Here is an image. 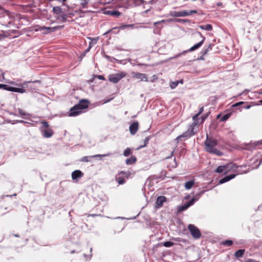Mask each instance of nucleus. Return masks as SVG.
I'll return each mask as SVG.
<instances>
[{"mask_svg":"<svg viewBox=\"0 0 262 262\" xmlns=\"http://www.w3.org/2000/svg\"><path fill=\"white\" fill-rule=\"evenodd\" d=\"M72 211H73V210H70L69 213L70 215H71V213Z\"/></svg>","mask_w":262,"mask_h":262,"instance_id":"nucleus-61","label":"nucleus"},{"mask_svg":"<svg viewBox=\"0 0 262 262\" xmlns=\"http://www.w3.org/2000/svg\"><path fill=\"white\" fill-rule=\"evenodd\" d=\"M131 153V150L129 148H127L126 149L124 150L123 152V155L125 157L128 156Z\"/></svg>","mask_w":262,"mask_h":262,"instance_id":"nucleus-37","label":"nucleus"},{"mask_svg":"<svg viewBox=\"0 0 262 262\" xmlns=\"http://www.w3.org/2000/svg\"><path fill=\"white\" fill-rule=\"evenodd\" d=\"M199 34L202 38V40L200 41L199 42L195 44L193 46L191 47L189 50L184 51L182 53H179V54L176 56V57H179L183 54H185L189 52H192L199 49L204 43V41L205 40V37L204 36H203L201 33L199 32Z\"/></svg>","mask_w":262,"mask_h":262,"instance_id":"nucleus-8","label":"nucleus"},{"mask_svg":"<svg viewBox=\"0 0 262 262\" xmlns=\"http://www.w3.org/2000/svg\"><path fill=\"white\" fill-rule=\"evenodd\" d=\"M18 86H21L19 88H14L9 86L8 85L4 84H0V89H3L8 91L17 92L19 93H24L26 92L25 89L21 86V84H18Z\"/></svg>","mask_w":262,"mask_h":262,"instance_id":"nucleus-5","label":"nucleus"},{"mask_svg":"<svg viewBox=\"0 0 262 262\" xmlns=\"http://www.w3.org/2000/svg\"><path fill=\"white\" fill-rule=\"evenodd\" d=\"M259 102H260V103H261V104H262V100H260V101H259Z\"/></svg>","mask_w":262,"mask_h":262,"instance_id":"nucleus-64","label":"nucleus"},{"mask_svg":"<svg viewBox=\"0 0 262 262\" xmlns=\"http://www.w3.org/2000/svg\"><path fill=\"white\" fill-rule=\"evenodd\" d=\"M116 181L119 184L122 185L125 183V181L124 180L123 178L118 177L116 178Z\"/></svg>","mask_w":262,"mask_h":262,"instance_id":"nucleus-36","label":"nucleus"},{"mask_svg":"<svg viewBox=\"0 0 262 262\" xmlns=\"http://www.w3.org/2000/svg\"><path fill=\"white\" fill-rule=\"evenodd\" d=\"M232 113H228L224 115L222 118H221V121H225L227 120L229 117L231 116Z\"/></svg>","mask_w":262,"mask_h":262,"instance_id":"nucleus-28","label":"nucleus"},{"mask_svg":"<svg viewBox=\"0 0 262 262\" xmlns=\"http://www.w3.org/2000/svg\"><path fill=\"white\" fill-rule=\"evenodd\" d=\"M62 11L61 8L60 7L56 6L53 7V12L54 13L56 14H60Z\"/></svg>","mask_w":262,"mask_h":262,"instance_id":"nucleus-29","label":"nucleus"},{"mask_svg":"<svg viewBox=\"0 0 262 262\" xmlns=\"http://www.w3.org/2000/svg\"><path fill=\"white\" fill-rule=\"evenodd\" d=\"M18 122H20V123H25V122L24 121H23V120H20Z\"/></svg>","mask_w":262,"mask_h":262,"instance_id":"nucleus-60","label":"nucleus"},{"mask_svg":"<svg viewBox=\"0 0 262 262\" xmlns=\"http://www.w3.org/2000/svg\"><path fill=\"white\" fill-rule=\"evenodd\" d=\"M88 101L85 99L81 100L79 103L77 104L80 107L79 110H83L88 107Z\"/></svg>","mask_w":262,"mask_h":262,"instance_id":"nucleus-20","label":"nucleus"},{"mask_svg":"<svg viewBox=\"0 0 262 262\" xmlns=\"http://www.w3.org/2000/svg\"><path fill=\"white\" fill-rule=\"evenodd\" d=\"M41 126L40 127V130L42 136L46 138L51 137L54 134V131L52 128L50 127L48 123L46 121L41 122Z\"/></svg>","mask_w":262,"mask_h":262,"instance_id":"nucleus-4","label":"nucleus"},{"mask_svg":"<svg viewBox=\"0 0 262 262\" xmlns=\"http://www.w3.org/2000/svg\"><path fill=\"white\" fill-rule=\"evenodd\" d=\"M204 192V191H202L200 193L199 195H201V194H202Z\"/></svg>","mask_w":262,"mask_h":262,"instance_id":"nucleus-59","label":"nucleus"},{"mask_svg":"<svg viewBox=\"0 0 262 262\" xmlns=\"http://www.w3.org/2000/svg\"><path fill=\"white\" fill-rule=\"evenodd\" d=\"M166 21H168V22L176 21V22H179V23H182V22H186V21H187L186 20H185V19H169L167 20Z\"/></svg>","mask_w":262,"mask_h":262,"instance_id":"nucleus-35","label":"nucleus"},{"mask_svg":"<svg viewBox=\"0 0 262 262\" xmlns=\"http://www.w3.org/2000/svg\"><path fill=\"white\" fill-rule=\"evenodd\" d=\"M83 176L82 172L79 170H76L72 173L73 180H76L81 178Z\"/></svg>","mask_w":262,"mask_h":262,"instance_id":"nucleus-17","label":"nucleus"},{"mask_svg":"<svg viewBox=\"0 0 262 262\" xmlns=\"http://www.w3.org/2000/svg\"><path fill=\"white\" fill-rule=\"evenodd\" d=\"M6 35L4 34V32L3 31H0V40L4 39Z\"/></svg>","mask_w":262,"mask_h":262,"instance_id":"nucleus-47","label":"nucleus"},{"mask_svg":"<svg viewBox=\"0 0 262 262\" xmlns=\"http://www.w3.org/2000/svg\"><path fill=\"white\" fill-rule=\"evenodd\" d=\"M244 252H245L244 249L238 250L237 251L235 252V253L234 254V256L237 258L241 257L243 256V255L244 253Z\"/></svg>","mask_w":262,"mask_h":262,"instance_id":"nucleus-24","label":"nucleus"},{"mask_svg":"<svg viewBox=\"0 0 262 262\" xmlns=\"http://www.w3.org/2000/svg\"><path fill=\"white\" fill-rule=\"evenodd\" d=\"M132 26H133V25H122L120 28L114 27V28L108 30L106 32H105L104 33V34H106L110 33L117 34L119 32V30H118L119 28L123 29L126 27H132Z\"/></svg>","mask_w":262,"mask_h":262,"instance_id":"nucleus-13","label":"nucleus"},{"mask_svg":"<svg viewBox=\"0 0 262 262\" xmlns=\"http://www.w3.org/2000/svg\"><path fill=\"white\" fill-rule=\"evenodd\" d=\"M211 49V45H209L207 49H203L202 50V52L203 53V55L206 54L208 53V52L209 50H210Z\"/></svg>","mask_w":262,"mask_h":262,"instance_id":"nucleus-41","label":"nucleus"},{"mask_svg":"<svg viewBox=\"0 0 262 262\" xmlns=\"http://www.w3.org/2000/svg\"><path fill=\"white\" fill-rule=\"evenodd\" d=\"M238 167L235 164L233 163H229L225 165L219 166L214 171L218 173H221L224 172L225 174L228 173L229 171H236L238 173H239V171L238 170Z\"/></svg>","mask_w":262,"mask_h":262,"instance_id":"nucleus-3","label":"nucleus"},{"mask_svg":"<svg viewBox=\"0 0 262 262\" xmlns=\"http://www.w3.org/2000/svg\"><path fill=\"white\" fill-rule=\"evenodd\" d=\"M80 107L77 104L72 107L69 111V116H76L82 113V110H79Z\"/></svg>","mask_w":262,"mask_h":262,"instance_id":"nucleus-11","label":"nucleus"},{"mask_svg":"<svg viewBox=\"0 0 262 262\" xmlns=\"http://www.w3.org/2000/svg\"><path fill=\"white\" fill-rule=\"evenodd\" d=\"M200 28L203 30L211 31L212 29V27L210 24H207L205 25L200 26Z\"/></svg>","mask_w":262,"mask_h":262,"instance_id":"nucleus-23","label":"nucleus"},{"mask_svg":"<svg viewBox=\"0 0 262 262\" xmlns=\"http://www.w3.org/2000/svg\"><path fill=\"white\" fill-rule=\"evenodd\" d=\"M97 78L99 79V80H105V78L102 75H98L97 76Z\"/></svg>","mask_w":262,"mask_h":262,"instance_id":"nucleus-50","label":"nucleus"},{"mask_svg":"<svg viewBox=\"0 0 262 262\" xmlns=\"http://www.w3.org/2000/svg\"><path fill=\"white\" fill-rule=\"evenodd\" d=\"M37 31H43V34H47L51 32H53L56 30V28H51V27H39L38 29H37Z\"/></svg>","mask_w":262,"mask_h":262,"instance_id":"nucleus-15","label":"nucleus"},{"mask_svg":"<svg viewBox=\"0 0 262 262\" xmlns=\"http://www.w3.org/2000/svg\"><path fill=\"white\" fill-rule=\"evenodd\" d=\"M91 49V48H90V46H89V47H88V48H87V49L85 50V52H89V51L90 50V49Z\"/></svg>","mask_w":262,"mask_h":262,"instance_id":"nucleus-57","label":"nucleus"},{"mask_svg":"<svg viewBox=\"0 0 262 262\" xmlns=\"http://www.w3.org/2000/svg\"><path fill=\"white\" fill-rule=\"evenodd\" d=\"M165 21V20H162V21H159L156 22L154 23V24L158 25V24H159L161 22H164Z\"/></svg>","mask_w":262,"mask_h":262,"instance_id":"nucleus-55","label":"nucleus"},{"mask_svg":"<svg viewBox=\"0 0 262 262\" xmlns=\"http://www.w3.org/2000/svg\"><path fill=\"white\" fill-rule=\"evenodd\" d=\"M244 103V102H243V101L238 102L237 103H236L233 104L232 105V107H236V106H239V105H240L241 104H243Z\"/></svg>","mask_w":262,"mask_h":262,"instance_id":"nucleus-46","label":"nucleus"},{"mask_svg":"<svg viewBox=\"0 0 262 262\" xmlns=\"http://www.w3.org/2000/svg\"><path fill=\"white\" fill-rule=\"evenodd\" d=\"M196 10H183L181 11H171L170 12V15L173 17H184L188 15H190L193 13H196Z\"/></svg>","mask_w":262,"mask_h":262,"instance_id":"nucleus-7","label":"nucleus"},{"mask_svg":"<svg viewBox=\"0 0 262 262\" xmlns=\"http://www.w3.org/2000/svg\"><path fill=\"white\" fill-rule=\"evenodd\" d=\"M5 80L4 73H2V79H0V81H3V80Z\"/></svg>","mask_w":262,"mask_h":262,"instance_id":"nucleus-52","label":"nucleus"},{"mask_svg":"<svg viewBox=\"0 0 262 262\" xmlns=\"http://www.w3.org/2000/svg\"><path fill=\"white\" fill-rule=\"evenodd\" d=\"M179 81V82H180V83H183V80H180V81Z\"/></svg>","mask_w":262,"mask_h":262,"instance_id":"nucleus-62","label":"nucleus"},{"mask_svg":"<svg viewBox=\"0 0 262 262\" xmlns=\"http://www.w3.org/2000/svg\"><path fill=\"white\" fill-rule=\"evenodd\" d=\"M163 245L165 247H171L173 245V243H172V242L167 241V242H164L163 243Z\"/></svg>","mask_w":262,"mask_h":262,"instance_id":"nucleus-38","label":"nucleus"},{"mask_svg":"<svg viewBox=\"0 0 262 262\" xmlns=\"http://www.w3.org/2000/svg\"><path fill=\"white\" fill-rule=\"evenodd\" d=\"M157 0H150V3L152 4H154L156 2Z\"/></svg>","mask_w":262,"mask_h":262,"instance_id":"nucleus-56","label":"nucleus"},{"mask_svg":"<svg viewBox=\"0 0 262 262\" xmlns=\"http://www.w3.org/2000/svg\"><path fill=\"white\" fill-rule=\"evenodd\" d=\"M203 111H204V107L201 106L199 109V112L195 115V117H199L203 112Z\"/></svg>","mask_w":262,"mask_h":262,"instance_id":"nucleus-45","label":"nucleus"},{"mask_svg":"<svg viewBox=\"0 0 262 262\" xmlns=\"http://www.w3.org/2000/svg\"><path fill=\"white\" fill-rule=\"evenodd\" d=\"M112 155V154L109 152L104 155H95L92 156H84L81 159L80 161L82 162H87L90 161V159L95 157H108Z\"/></svg>","mask_w":262,"mask_h":262,"instance_id":"nucleus-12","label":"nucleus"},{"mask_svg":"<svg viewBox=\"0 0 262 262\" xmlns=\"http://www.w3.org/2000/svg\"><path fill=\"white\" fill-rule=\"evenodd\" d=\"M189 207L187 206V205L186 204L183 206H181L179 209V211H184L186 209H187Z\"/></svg>","mask_w":262,"mask_h":262,"instance_id":"nucleus-43","label":"nucleus"},{"mask_svg":"<svg viewBox=\"0 0 262 262\" xmlns=\"http://www.w3.org/2000/svg\"><path fill=\"white\" fill-rule=\"evenodd\" d=\"M204 144L205 149L207 152L217 156L222 155V152L216 148L217 145V141L216 139L209 137L208 135H207Z\"/></svg>","mask_w":262,"mask_h":262,"instance_id":"nucleus-2","label":"nucleus"},{"mask_svg":"<svg viewBox=\"0 0 262 262\" xmlns=\"http://www.w3.org/2000/svg\"><path fill=\"white\" fill-rule=\"evenodd\" d=\"M67 18L68 15L67 14H62L58 17V18L63 23H64L67 21Z\"/></svg>","mask_w":262,"mask_h":262,"instance_id":"nucleus-27","label":"nucleus"},{"mask_svg":"<svg viewBox=\"0 0 262 262\" xmlns=\"http://www.w3.org/2000/svg\"><path fill=\"white\" fill-rule=\"evenodd\" d=\"M149 140H150V137H146V138L145 139L144 141V145L140 146V147H139L138 149H139V148H141V147H143L145 146L148 144V142H149Z\"/></svg>","mask_w":262,"mask_h":262,"instance_id":"nucleus-42","label":"nucleus"},{"mask_svg":"<svg viewBox=\"0 0 262 262\" xmlns=\"http://www.w3.org/2000/svg\"><path fill=\"white\" fill-rule=\"evenodd\" d=\"M176 140L178 141V142H179L180 141H181L182 140V137L181 135L177 137Z\"/></svg>","mask_w":262,"mask_h":262,"instance_id":"nucleus-51","label":"nucleus"},{"mask_svg":"<svg viewBox=\"0 0 262 262\" xmlns=\"http://www.w3.org/2000/svg\"><path fill=\"white\" fill-rule=\"evenodd\" d=\"M182 138H184V140L187 139L191 137H192V135H190V133L187 130L185 132H184L183 134L181 135Z\"/></svg>","mask_w":262,"mask_h":262,"instance_id":"nucleus-30","label":"nucleus"},{"mask_svg":"<svg viewBox=\"0 0 262 262\" xmlns=\"http://www.w3.org/2000/svg\"><path fill=\"white\" fill-rule=\"evenodd\" d=\"M9 83L11 84H14V82H9Z\"/></svg>","mask_w":262,"mask_h":262,"instance_id":"nucleus-63","label":"nucleus"},{"mask_svg":"<svg viewBox=\"0 0 262 262\" xmlns=\"http://www.w3.org/2000/svg\"><path fill=\"white\" fill-rule=\"evenodd\" d=\"M196 200L194 198H192L191 199V200H190L186 204L187 205V206H188L189 207L190 206H191V205H192L194 202L196 201Z\"/></svg>","mask_w":262,"mask_h":262,"instance_id":"nucleus-39","label":"nucleus"},{"mask_svg":"<svg viewBox=\"0 0 262 262\" xmlns=\"http://www.w3.org/2000/svg\"><path fill=\"white\" fill-rule=\"evenodd\" d=\"M138 128H139L138 122L137 121L133 122L129 126V129L130 133L133 135H135L138 131Z\"/></svg>","mask_w":262,"mask_h":262,"instance_id":"nucleus-14","label":"nucleus"},{"mask_svg":"<svg viewBox=\"0 0 262 262\" xmlns=\"http://www.w3.org/2000/svg\"><path fill=\"white\" fill-rule=\"evenodd\" d=\"M90 2V0H81L80 4L82 8H86L87 4Z\"/></svg>","mask_w":262,"mask_h":262,"instance_id":"nucleus-32","label":"nucleus"},{"mask_svg":"<svg viewBox=\"0 0 262 262\" xmlns=\"http://www.w3.org/2000/svg\"><path fill=\"white\" fill-rule=\"evenodd\" d=\"M170 166L172 168H176L177 166V163H176V158L174 159V161Z\"/></svg>","mask_w":262,"mask_h":262,"instance_id":"nucleus-48","label":"nucleus"},{"mask_svg":"<svg viewBox=\"0 0 262 262\" xmlns=\"http://www.w3.org/2000/svg\"><path fill=\"white\" fill-rule=\"evenodd\" d=\"M173 152H174V151H172L171 152V155H170V156H169V157H167V158H166V159H169V158H170L171 157H172V155H173Z\"/></svg>","mask_w":262,"mask_h":262,"instance_id":"nucleus-58","label":"nucleus"},{"mask_svg":"<svg viewBox=\"0 0 262 262\" xmlns=\"http://www.w3.org/2000/svg\"><path fill=\"white\" fill-rule=\"evenodd\" d=\"M194 184V180H191V181H187L185 183V188L187 190H189L190 189H191L192 186H193V185Z\"/></svg>","mask_w":262,"mask_h":262,"instance_id":"nucleus-22","label":"nucleus"},{"mask_svg":"<svg viewBox=\"0 0 262 262\" xmlns=\"http://www.w3.org/2000/svg\"><path fill=\"white\" fill-rule=\"evenodd\" d=\"M188 228L194 238L198 239L201 237V232L196 227L193 225L190 224L188 225Z\"/></svg>","mask_w":262,"mask_h":262,"instance_id":"nucleus-9","label":"nucleus"},{"mask_svg":"<svg viewBox=\"0 0 262 262\" xmlns=\"http://www.w3.org/2000/svg\"><path fill=\"white\" fill-rule=\"evenodd\" d=\"M104 14L118 17L121 15V13L118 10H105Z\"/></svg>","mask_w":262,"mask_h":262,"instance_id":"nucleus-18","label":"nucleus"},{"mask_svg":"<svg viewBox=\"0 0 262 262\" xmlns=\"http://www.w3.org/2000/svg\"><path fill=\"white\" fill-rule=\"evenodd\" d=\"M236 176V174H231L227 176H225L223 179L220 180L219 181V184H223L225 182H227L230 180L234 178Z\"/></svg>","mask_w":262,"mask_h":262,"instance_id":"nucleus-16","label":"nucleus"},{"mask_svg":"<svg viewBox=\"0 0 262 262\" xmlns=\"http://www.w3.org/2000/svg\"><path fill=\"white\" fill-rule=\"evenodd\" d=\"M18 112L21 116H26L27 113L22 109L18 108Z\"/></svg>","mask_w":262,"mask_h":262,"instance_id":"nucleus-44","label":"nucleus"},{"mask_svg":"<svg viewBox=\"0 0 262 262\" xmlns=\"http://www.w3.org/2000/svg\"><path fill=\"white\" fill-rule=\"evenodd\" d=\"M179 83V81H175V82H172L170 83V88L172 89H173L176 88V86L178 85Z\"/></svg>","mask_w":262,"mask_h":262,"instance_id":"nucleus-40","label":"nucleus"},{"mask_svg":"<svg viewBox=\"0 0 262 262\" xmlns=\"http://www.w3.org/2000/svg\"><path fill=\"white\" fill-rule=\"evenodd\" d=\"M198 127L195 126H193L192 124H190L189 125V127L188 129V131L190 134V135H192V136L193 135H194L195 134H196V133L198 132Z\"/></svg>","mask_w":262,"mask_h":262,"instance_id":"nucleus-21","label":"nucleus"},{"mask_svg":"<svg viewBox=\"0 0 262 262\" xmlns=\"http://www.w3.org/2000/svg\"><path fill=\"white\" fill-rule=\"evenodd\" d=\"M198 117H195V115H194L192 117L193 122L191 124L193 125V126H195L199 128V119Z\"/></svg>","mask_w":262,"mask_h":262,"instance_id":"nucleus-26","label":"nucleus"},{"mask_svg":"<svg viewBox=\"0 0 262 262\" xmlns=\"http://www.w3.org/2000/svg\"><path fill=\"white\" fill-rule=\"evenodd\" d=\"M222 245H224V246H231L232 244H233V242L231 241V240H226L225 241H223L222 243Z\"/></svg>","mask_w":262,"mask_h":262,"instance_id":"nucleus-33","label":"nucleus"},{"mask_svg":"<svg viewBox=\"0 0 262 262\" xmlns=\"http://www.w3.org/2000/svg\"><path fill=\"white\" fill-rule=\"evenodd\" d=\"M118 8L125 9L138 7L145 3L144 0H113Z\"/></svg>","mask_w":262,"mask_h":262,"instance_id":"nucleus-1","label":"nucleus"},{"mask_svg":"<svg viewBox=\"0 0 262 262\" xmlns=\"http://www.w3.org/2000/svg\"><path fill=\"white\" fill-rule=\"evenodd\" d=\"M91 41L89 43V46L90 48H92L98 41L97 38H89Z\"/></svg>","mask_w":262,"mask_h":262,"instance_id":"nucleus-31","label":"nucleus"},{"mask_svg":"<svg viewBox=\"0 0 262 262\" xmlns=\"http://www.w3.org/2000/svg\"><path fill=\"white\" fill-rule=\"evenodd\" d=\"M207 115H204L201 116V122L203 123L205 120L207 118Z\"/></svg>","mask_w":262,"mask_h":262,"instance_id":"nucleus-49","label":"nucleus"},{"mask_svg":"<svg viewBox=\"0 0 262 262\" xmlns=\"http://www.w3.org/2000/svg\"><path fill=\"white\" fill-rule=\"evenodd\" d=\"M136 160L137 159L135 157H132L131 158L127 159L125 161V163L127 165H131L135 163Z\"/></svg>","mask_w":262,"mask_h":262,"instance_id":"nucleus-25","label":"nucleus"},{"mask_svg":"<svg viewBox=\"0 0 262 262\" xmlns=\"http://www.w3.org/2000/svg\"><path fill=\"white\" fill-rule=\"evenodd\" d=\"M166 198L164 196H159L156 200V205L158 208L161 207L164 202L166 201Z\"/></svg>","mask_w":262,"mask_h":262,"instance_id":"nucleus-19","label":"nucleus"},{"mask_svg":"<svg viewBox=\"0 0 262 262\" xmlns=\"http://www.w3.org/2000/svg\"><path fill=\"white\" fill-rule=\"evenodd\" d=\"M126 73L124 72L111 74L108 76V80L113 83H118L122 78L125 77Z\"/></svg>","mask_w":262,"mask_h":262,"instance_id":"nucleus-6","label":"nucleus"},{"mask_svg":"<svg viewBox=\"0 0 262 262\" xmlns=\"http://www.w3.org/2000/svg\"><path fill=\"white\" fill-rule=\"evenodd\" d=\"M251 107V106L250 105H247L245 106H243V108H245V109H249Z\"/></svg>","mask_w":262,"mask_h":262,"instance_id":"nucleus-54","label":"nucleus"},{"mask_svg":"<svg viewBox=\"0 0 262 262\" xmlns=\"http://www.w3.org/2000/svg\"><path fill=\"white\" fill-rule=\"evenodd\" d=\"M98 214H90L88 215V216H92V217H95V216H98Z\"/></svg>","mask_w":262,"mask_h":262,"instance_id":"nucleus-53","label":"nucleus"},{"mask_svg":"<svg viewBox=\"0 0 262 262\" xmlns=\"http://www.w3.org/2000/svg\"><path fill=\"white\" fill-rule=\"evenodd\" d=\"M119 174H122L125 178H128L130 176V172L129 171L124 172L121 171L119 173Z\"/></svg>","mask_w":262,"mask_h":262,"instance_id":"nucleus-34","label":"nucleus"},{"mask_svg":"<svg viewBox=\"0 0 262 262\" xmlns=\"http://www.w3.org/2000/svg\"><path fill=\"white\" fill-rule=\"evenodd\" d=\"M132 77L134 79H139L140 81H148L146 75L139 72H132Z\"/></svg>","mask_w":262,"mask_h":262,"instance_id":"nucleus-10","label":"nucleus"}]
</instances>
